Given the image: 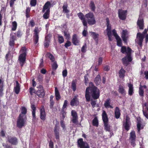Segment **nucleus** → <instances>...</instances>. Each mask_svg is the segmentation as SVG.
<instances>
[{
    "instance_id": "obj_45",
    "label": "nucleus",
    "mask_w": 148,
    "mask_h": 148,
    "mask_svg": "<svg viewBox=\"0 0 148 148\" xmlns=\"http://www.w3.org/2000/svg\"><path fill=\"white\" fill-rule=\"evenodd\" d=\"M12 27L11 30L12 31H15L17 27V23L15 21H13L12 22Z\"/></svg>"
},
{
    "instance_id": "obj_51",
    "label": "nucleus",
    "mask_w": 148,
    "mask_h": 148,
    "mask_svg": "<svg viewBox=\"0 0 148 148\" xmlns=\"http://www.w3.org/2000/svg\"><path fill=\"white\" fill-rule=\"evenodd\" d=\"M51 97H50L49 107L50 109H52L54 104V101Z\"/></svg>"
},
{
    "instance_id": "obj_57",
    "label": "nucleus",
    "mask_w": 148,
    "mask_h": 148,
    "mask_svg": "<svg viewBox=\"0 0 148 148\" xmlns=\"http://www.w3.org/2000/svg\"><path fill=\"white\" fill-rule=\"evenodd\" d=\"M51 36V34H48L45 36V40L50 41Z\"/></svg>"
},
{
    "instance_id": "obj_41",
    "label": "nucleus",
    "mask_w": 148,
    "mask_h": 148,
    "mask_svg": "<svg viewBox=\"0 0 148 148\" xmlns=\"http://www.w3.org/2000/svg\"><path fill=\"white\" fill-rule=\"evenodd\" d=\"M47 55L50 59V60L51 61V62H55V58L52 54H51L50 53L48 52L47 53Z\"/></svg>"
},
{
    "instance_id": "obj_28",
    "label": "nucleus",
    "mask_w": 148,
    "mask_h": 148,
    "mask_svg": "<svg viewBox=\"0 0 148 148\" xmlns=\"http://www.w3.org/2000/svg\"><path fill=\"white\" fill-rule=\"evenodd\" d=\"M79 104V101L76 97H75L71 100L70 105L72 106H77Z\"/></svg>"
},
{
    "instance_id": "obj_37",
    "label": "nucleus",
    "mask_w": 148,
    "mask_h": 148,
    "mask_svg": "<svg viewBox=\"0 0 148 148\" xmlns=\"http://www.w3.org/2000/svg\"><path fill=\"white\" fill-rule=\"evenodd\" d=\"M137 127L138 132H140L141 130L143 128V126L141 124L140 120H138L137 124Z\"/></svg>"
},
{
    "instance_id": "obj_2",
    "label": "nucleus",
    "mask_w": 148,
    "mask_h": 148,
    "mask_svg": "<svg viewBox=\"0 0 148 148\" xmlns=\"http://www.w3.org/2000/svg\"><path fill=\"white\" fill-rule=\"evenodd\" d=\"M77 15L79 18L82 21L83 24L85 27H87V22L90 25H94L96 23V21L93 13L89 12L85 14V16L87 19V22L84 17V15L82 12L78 13Z\"/></svg>"
},
{
    "instance_id": "obj_63",
    "label": "nucleus",
    "mask_w": 148,
    "mask_h": 148,
    "mask_svg": "<svg viewBox=\"0 0 148 148\" xmlns=\"http://www.w3.org/2000/svg\"><path fill=\"white\" fill-rule=\"evenodd\" d=\"M60 123L61 127L64 129L65 128V125L64 123V121L63 120H61L60 121Z\"/></svg>"
},
{
    "instance_id": "obj_36",
    "label": "nucleus",
    "mask_w": 148,
    "mask_h": 148,
    "mask_svg": "<svg viewBox=\"0 0 148 148\" xmlns=\"http://www.w3.org/2000/svg\"><path fill=\"white\" fill-rule=\"evenodd\" d=\"M77 80L76 79L72 81L71 83V88L74 92H75L76 89V84Z\"/></svg>"
},
{
    "instance_id": "obj_38",
    "label": "nucleus",
    "mask_w": 148,
    "mask_h": 148,
    "mask_svg": "<svg viewBox=\"0 0 148 148\" xmlns=\"http://www.w3.org/2000/svg\"><path fill=\"white\" fill-rule=\"evenodd\" d=\"M92 124L93 126L97 127H98L99 122L97 116H96L94 118L92 121Z\"/></svg>"
},
{
    "instance_id": "obj_31",
    "label": "nucleus",
    "mask_w": 148,
    "mask_h": 148,
    "mask_svg": "<svg viewBox=\"0 0 148 148\" xmlns=\"http://www.w3.org/2000/svg\"><path fill=\"white\" fill-rule=\"evenodd\" d=\"M3 81L0 79V97H2L4 95Z\"/></svg>"
},
{
    "instance_id": "obj_3",
    "label": "nucleus",
    "mask_w": 148,
    "mask_h": 148,
    "mask_svg": "<svg viewBox=\"0 0 148 148\" xmlns=\"http://www.w3.org/2000/svg\"><path fill=\"white\" fill-rule=\"evenodd\" d=\"M132 50L129 47H128L126 49L125 46H122L121 49V52L122 53H126V56L122 59L123 64L125 66H127L129 64V62H131L132 58L131 56V53Z\"/></svg>"
},
{
    "instance_id": "obj_1",
    "label": "nucleus",
    "mask_w": 148,
    "mask_h": 148,
    "mask_svg": "<svg viewBox=\"0 0 148 148\" xmlns=\"http://www.w3.org/2000/svg\"><path fill=\"white\" fill-rule=\"evenodd\" d=\"M92 86L86 88L85 91V97L87 102L90 100L91 95L94 99H98L100 96V91L99 89L95 86L92 82L90 84Z\"/></svg>"
},
{
    "instance_id": "obj_10",
    "label": "nucleus",
    "mask_w": 148,
    "mask_h": 148,
    "mask_svg": "<svg viewBox=\"0 0 148 148\" xmlns=\"http://www.w3.org/2000/svg\"><path fill=\"white\" fill-rule=\"evenodd\" d=\"M77 143L78 147L80 148H90L88 143L84 142L82 138H80L78 140Z\"/></svg>"
},
{
    "instance_id": "obj_60",
    "label": "nucleus",
    "mask_w": 148,
    "mask_h": 148,
    "mask_svg": "<svg viewBox=\"0 0 148 148\" xmlns=\"http://www.w3.org/2000/svg\"><path fill=\"white\" fill-rule=\"evenodd\" d=\"M112 32L113 36L115 37V38L119 37V36L117 34L116 32V31L115 30V29L112 30Z\"/></svg>"
},
{
    "instance_id": "obj_47",
    "label": "nucleus",
    "mask_w": 148,
    "mask_h": 148,
    "mask_svg": "<svg viewBox=\"0 0 148 148\" xmlns=\"http://www.w3.org/2000/svg\"><path fill=\"white\" fill-rule=\"evenodd\" d=\"M58 66L56 61L54 62L52 64V67L53 71H56L58 67Z\"/></svg>"
},
{
    "instance_id": "obj_52",
    "label": "nucleus",
    "mask_w": 148,
    "mask_h": 148,
    "mask_svg": "<svg viewBox=\"0 0 148 148\" xmlns=\"http://www.w3.org/2000/svg\"><path fill=\"white\" fill-rule=\"evenodd\" d=\"M139 93L140 96L142 97L144 96V91L143 90L141 87H139Z\"/></svg>"
},
{
    "instance_id": "obj_64",
    "label": "nucleus",
    "mask_w": 148,
    "mask_h": 148,
    "mask_svg": "<svg viewBox=\"0 0 148 148\" xmlns=\"http://www.w3.org/2000/svg\"><path fill=\"white\" fill-rule=\"evenodd\" d=\"M49 146L50 148H54L53 143L51 140L49 142Z\"/></svg>"
},
{
    "instance_id": "obj_40",
    "label": "nucleus",
    "mask_w": 148,
    "mask_h": 148,
    "mask_svg": "<svg viewBox=\"0 0 148 148\" xmlns=\"http://www.w3.org/2000/svg\"><path fill=\"white\" fill-rule=\"evenodd\" d=\"M89 7L90 8L91 10L93 12H94L95 9V6L94 4V2L92 1H90L89 5Z\"/></svg>"
},
{
    "instance_id": "obj_46",
    "label": "nucleus",
    "mask_w": 148,
    "mask_h": 148,
    "mask_svg": "<svg viewBox=\"0 0 148 148\" xmlns=\"http://www.w3.org/2000/svg\"><path fill=\"white\" fill-rule=\"evenodd\" d=\"M117 40V45L119 47H121L122 45V40L119 36L116 38Z\"/></svg>"
},
{
    "instance_id": "obj_43",
    "label": "nucleus",
    "mask_w": 148,
    "mask_h": 148,
    "mask_svg": "<svg viewBox=\"0 0 148 148\" xmlns=\"http://www.w3.org/2000/svg\"><path fill=\"white\" fill-rule=\"evenodd\" d=\"M58 42L60 44H62L64 42V39L62 36H60V35L58 34Z\"/></svg>"
},
{
    "instance_id": "obj_7",
    "label": "nucleus",
    "mask_w": 148,
    "mask_h": 148,
    "mask_svg": "<svg viewBox=\"0 0 148 148\" xmlns=\"http://www.w3.org/2000/svg\"><path fill=\"white\" fill-rule=\"evenodd\" d=\"M41 28L35 27L34 30L33 41L34 44H36L38 42L39 38V34L41 30Z\"/></svg>"
},
{
    "instance_id": "obj_27",
    "label": "nucleus",
    "mask_w": 148,
    "mask_h": 148,
    "mask_svg": "<svg viewBox=\"0 0 148 148\" xmlns=\"http://www.w3.org/2000/svg\"><path fill=\"white\" fill-rule=\"evenodd\" d=\"M128 86L129 87L128 91V95L130 96H131L134 93L133 85L130 83H128Z\"/></svg>"
},
{
    "instance_id": "obj_61",
    "label": "nucleus",
    "mask_w": 148,
    "mask_h": 148,
    "mask_svg": "<svg viewBox=\"0 0 148 148\" xmlns=\"http://www.w3.org/2000/svg\"><path fill=\"white\" fill-rule=\"evenodd\" d=\"M67 74V71L66 69H65L62 72V75L63 77L64 78L66 77Z\"/></svg>"
},
{
    "instance_id": "obj_53",
    "label": "nucleus",
    "mask_w": 148,
    "mask_h": 148,
    "mask_svg": "<svg viewBox=\"0 0 148 148\" xmlns=\"http://www.w3.org/2000/svg\"><path fill=\"white\" fill-rule=\"evenodd\" d=\"M71 45V42L69 40H67L66 43L65 44L64 46L66 48H68V47L70 46Z\"/></svg>"
},
{
    "instance_id": "obj_25",
    "label": "nucleus",
    "mask_w": 148,
    "mask_h": 148,
    "mask_svg": "<svg viewBox=\"0 0 148 148\" xmlns=\"http://www.w3.org/2000/svg\"><path fill=\"white\" fill-rule=\"evenodd\" d=\"M90 33L93 38L95 40L96 44H97L98 42V38L99 36V34L92 32H91Z\"/></svg>"
},
{
    "instance_id": "obj_59",
    "label": "nucleus",
    "mask_w": 148,
    "mask_h": 148,
    "mask_svg": "<svg viewBox=\"0 0 148 148\" xmlns=\"http://www.w3.org/2000/svg\"><path fill=\"white\" fill-rule=\"evenodd\" d=\"M67 103H68V101H67V100H65L64 101V104L63 105L62 107V110H64V109L65 108H66V107L67 106Z\"/></svg>"
},
{
    "instance_id": "obj_15",
    "label": "nucleus",
    "mask_w": 148,
    "mask_h": 148,
    "mask_svg": "<svg viewBox=\"0 0 148 148\" xmlns=\"http://www.w3.org/2000/svg\"><path fill=\"white\" fill-rule=\"evenodd\" d=\"M130 120V118L127 115L126 116L125 121L123 123V126L125 129L127 131H128L130 130L131 125V123Z\"/></svg>"
},
{
    "instance_id": "obj_44",
    "label": "nucleus",
    "mask_w": 148,
    "mask_h": 148,
    "mask_svg": "<svg viewBox=\"0 0 148 148\" xmlns=\"http://www.w3.org/2000/svg\"><path fill=\"white\" fill-rule=\"evenodd\" d=\"M64 36L65 37V38L67 40L70 39L71 36L70 34L68 32V31H65L64 32Z\"/></svg>"
},
{
    "instance_id": "obj_55",
    "label": "nucleus",
    "mask_w": 148,
    "mask_h": 148,
    "mask_svg": "<svg viewBox=\"0 0 148 148\" xmlns=\"http://www.w3.org/2000/svg\"><path fill=\"white\" fill-rule=\"evenodd\" d=\"M37 0H31L30 4L31 6H35L37 3Z\"/></svg>"
},
{
    "instance_id": "obj_19",
    "label": "nucleus",
    "mask_w": 148,
    "mask_h": 148,
    "mask_svg": "<svg viewBox=\"0 0 148 148\" xmlns=\"http://www.w3.org/2000/svg\"><path fill=\"white\" fill-rule=\"evenodd\" d=\"M125 88V87L124 86L121 84L119 85L118 91L119 93L123 96H125L126 94Z\"/></svg>"
},
{
    "instance_id": "obj_50",
    "label": "nucleus",
    "mask_w": 148,
    "mask_h": 148,
    "mask_svg": "<svg viewBox=\"0 0 148 148\" xmlns=\"http://www.w3.org/2000/svg\"><path fill=\"white\" fill-rule=\"evenodd\" d=\"M15 40L10 39L9 45L11 48H13L15 45Z\"/></svg>"
},
{
    "instance_id": "obj_26",
    "label": "nucleus",
    "mask_w": 148,
    "mask_h": 148,
    "mask_svg": "<svg viewBox=\"0 0 148 148\" xmlns=\"http://www.w3.org/2000/svg\"><path fill=\"white\" fill-rule=\"evenodd\" d=\"M16 85L14 87V91L16 94H18L20 91V85L17 81H16Z\"/></svg>"
},
{
    "instance_id": "obj_56",
    "label": "nucleus",
    "mask_w": 148,
    "mask_h": 148,
    "mask_svg": "<svg viewBox=\"0 0 148 148\" xmlns=\"http://www.w3.org/2000/svg\"><path fill=\"white\" fill-rule=\"evenodd\" d=\"M50 42V41L45 40L44 42V45L45 47L47 48L48 47L49 45Z\"/></svg>"
},
{
    "instance_id": "obj_12",
    "label": "nucleus",
    "mask_w": 148,
    "mask_h": 148,
    "mask_svg": "<svg viewBox=\"0 0 148 148\" xmlns=\"http://www.w3.org/2000/svg\"><path fill=\"white\" fill-rule=\"evenodd\" d=\"M136 136L135 132L134 130L132 131L130 133V140L131 144L134 147L136 145L135 140Z\"/></svg>"
},
{
    "instance_id": "obj_4",
    "label": "nucleus",
    "mask_w": 148,
    "mask_h": 148,
    "mask_svg": "<svg viewBox=\"0 0 148 148\" xmlns=\"http://www.w3.org/2000/svg\"><path fill=\"white\" fill-rule=\"evenodd\" d=\"M18 60L21 67H23L26 61L27 54V49L25 47H21L20 51Z\"/></svg>"
},
{
    "instance_id": "obj_34",
    "label": "nucleus",
    "mask_w": 148,
    "mask_h": 148,
    "mask_svg": "<svg viewBox=\"0 0 148 148\" xmlns=\"http://www.w3.org/2000/svg\"><path fill=\"white\" fill-rule=\"evenodd\" d=\"M55 90L56 99L57 101H58L60 99L61 96L57 87H56L55 88Z\"/></svg>"
},
{
    "instance_id": "obj_14",
    "label": "nucleus",
    "mask_w": 148,
    "mask_h": 148,
    "mask_svg": "<svg viewBox=\"0 0 148 148\" xmlns=\"http://www.w3.org/2000/svg\"><path fill=\"white\" fill-rule=\"evenodd\" d=\"M127 10H123L121 9H119L118 10V16L119 18L122 20H125L126 18Z\"/></svg>"
},
{
    "instance_id": "obj_13",
    "label": "nucleus",
    "mask_w": 148,
    "mask_h": 148,
    "mask_svg": "<svg viewBox=\"0 0 148 148\" xmlns=\"http://www.w3.org/2000/svg\"><path fill=\"white\" fill-rule=\"evenodd\" d=\"M39 110L40 112V118L42 120L44 121L46 119V114L44 106H41L39 109Z\"/></svg>"
},
{
    "instance_id": "obj_49",
    "label": "nucleus",
    "mask_w": 148,
    "mask_h": 148,
    "mask_svg": "<svg viewBox=\"0 0 148 148\" xmlns=\"http://www.w3.org/2000/svg\"><path fill=\"white\" fill-rule=\"evenodd\" d=\"M23 33L22 30L19 29H18L16 33V35L17 37L21 38L23 35Z\"/></svg>"
},
{
    "instance_id": "obj_9",
    "label": "nucleus",
    "mask_w": 148,
    "mask_h": 148,
    "mask_svg": "<svg viewBox=\"0 0 148 148\" xmlns=\"http://www.w3.org/2000/svg\"><path fill=\"white\" fill-rule=\"evenodd\" d=\"M106 20V22L107 29L106 30L107 32V35L108 40L110 41H111L112 40V38L111 35V25L110 24L109 20L108 18L107 17Z\"/></svg>"
},
{
    "instance_id": "obj_32",
    "label": "nucleus",
    "mask_w": 148,
    "mask_h": 148,
    "mask_svg": "<svg viewBox=\"0 0 148 148\" xmlns=\"http://www.w3.org/2000/svg\"><path fill=\"white\" fill-rule=\"evenodd\" d=\"M68 5L67 2H64L62 6L63 9L62 11L63 12L68 13L69 12V10L67 9L68 8Z\"/></svg>"
},
{
    "instance_id": "obj_42",
    "label": "nucleus",
    "mask_w": 148,
    "mask_h": 148,
    "mask_svg": "<svg viewBox=\"0 0 148 148\" xmlns=\"http://www.w3.org/2000/svg\"><path fill=\"white\" fill-rule=\"evenodd\" d=\"M43 76L41 74H39L37 76V79L38 81L40 83H42L43 80Z\"/></svg>"
},
{
    "instance_id": "obj_23",
    "label": "nucleus",
    "mask_w": 148,
    "mask_h": 148,
    "mask_svg": "<svg viewBox=\"0 0 148 148\" xmlns=\"http://www.w3.org/2000/svg\"><path fill=\"white\" fill-rule=\"evenodd\" d=\"M31 107L32 110V116L33 121H35L36 119V107L34 104H31Z\"/></svg>"
},
{
    "instance_id": "obj_17",
    "label": "nucleus",
    "mask_w": 148,
    "mask_h": 148,
    "mask_svg": "<svg viewBox=\"0 0 148 148\" xmlns=\"http://www.w3.org/2000/svg\"><path fill=\"white\" fill-rule=\"evenodd\" d=\"M71 114L73 117L72 121L73 123L75 124L78 122L77 113L75 110H73L71 111Z\"/></svg>"
},
{
    "instance_id": "obj_33",
    "label": "nucleus",
    "mask_w": 148,
    "mask_h": 148,
    "mask_svg": "<svg viewBox=\"0 0 148 148\" xmlns=\"http://www.w3.org/2000/svg\"><path fill=\"white\" fill-rule=\"evenodd\" d=\"M101 81V79L100 75L99 74H98L95 78L94 82L96 84V85L98 86L100 84Z\"/></svg>"
},
{
    "instance_id": "obj_5",
    "label": "nucleus",
    "mask_w": 148,
    "mask_h": 148,
    "mask_svg": "<svg viewBox=\"0 0 148 148\" xmlns=\"http://www.w3.org/2000/svg\"><path fill=\"white\" fill-rule=\"evenodd\" d=\"M102 117L104 124L105 130L106 131L110 132V126L109 125L108 115L106 111L104 110H103L102 111Z\"/></svg>"
},
{
    "instance_id": "obj_54",
    "label": "nucleus",
    "mask_w": 148,
    "mask_h": 148,
    "mask_svg": "<svg viewBox=\"0 0 148 148\" xmlns=\"http://www.w3.org/2000/svg\"><path fill=\"white\" fill-rule=\"evenodd\" d=\"M87 48V45L86 43H85L83 45L81 48V51L82 53H85L86 51V49Z\"/></svg>"
},
{
    "instance_id": "obj_8",
    "label": "nucleus",
    "mask_w": 148,
    "mask_h": 148,
    "mask_svg": "<svg viewBox=\"0 0 148 148\" xmlns=\"http://www.w3.org/2000/svg\"><path fill=\"white\" fill-rule=\"evenodd\" d=\"M27 117L22 116L21 114H19L17 119V126L19 128H21L23 127L26 121Z\"/></svg>"
},
{
    "instance_id": "obj_58",
    "label": "nucleus",
    "mask_w": 148,
    "mask_h": 148,
    "mask_svg": "<svg viewBox=\"0 0 148 148\" xmlns=\"http://www.w3.org/2000/svg\"><path fill=\"white\" fill-rule=\"evenodd\" d=\"M88 34V32L87 31V29H86L85 28H84L82 32L83 36L84 37H86Z\"/></svg>"
},
{
    "instance_id": "obj_20",
    "label": "nucleus",
    "mask_w": 148,
    "mask_h": 148,
    "mask_svg": "<svg viewBox=\"0 0 148 148\" xmlns=\"http://www.w3.org/2000/svg\"><path fill=\"white\" fill-rule=\"evenodd\" d=\"M138 26L139 27V29L143 30L144 28V20L143 18L139 17L137 23Z\"/></svg>"
},
{
    "instance_id": "obj_22",
    "label": "nucleus",
    "mask_w": 148,
    "mask_h": 148,
    "mask_svg": "<svg viewBox=\"0 0 148 148\" xmlns=\"http://www.w3.org/2000/svg\"><path fill=\"white\" fill-rule=\"evenodd\" d=\"M144 36V35L140 32L137 34V38L138 39V44L140 46L142 45Z\"/></svg>"
},
{
    "instance_id": "obj_24",
    "label": "nucleus",
    "mask_w": 148,
    "mask_h": 148,
    "mask_svg": "<svg viewBox=\"0 0 148 148\" xmlns=\"http://www.w3.org/2000/svg\"><path fill=\"white\" fill-rule=\"evenodd\" d=\"M54 134L56 138V139H59L60 135H59V130L58 126L56 125L54 130Z\"/></svg>"
},
{
    "instance_id": "obj_29",
    "label": "nucleus",
    "mask_w": 148,
    "mask_h": 148,
    "mask_svg": "<svg viewBox=\"0 0 148 148\" xmlns=\"http://www.w3.org/2000/svg\"><path fill=\"white\" fill-rule=\"evenodd\" d=\"M121 110L118 107H116L115 108L114 111V116L116 119H118L119 118L121 115Z\"/></svg>"
},
{
    "instance_id": "obj_18",
    "label": "nucleus",
    "mask_w": 148,
    "mask_h": 148,
    "mask_svg": "<svg viewBox=\"0 0 148 148\" xmlns=\"http://www.w3.org/2000/svg\"><path fill=\"white\" fill-rule=\"evenodd\" d=\"M128 32L126 30H123L122 32L121 37L123 41L125 43H127V40L128 38Z\"/></svg>"
},
{
    "instance_id": "obj_16",
    "label": "nucleus",
    "mask_w": 148,
    "mask_h": 148,
    "mask_svg": "<svg viewBox=\"0 0 148 148\" xmlns=\"http://www.w3.org/2000/svg\"><path fill=\"white\" fill-rule=\"evenodd\" d=\"M8 140L9 143L14 145H16L18 143V139L15 137H9Z\"/></svg>"
},
{
    "instance_id": "obj_11",
    "label": "nucleus",
    "mask_w": 148,
    "mask_h": 148,
    "mask_svg": "<svg viewBox=\"0 0 148 148\" xmlns=\"http://www.w3.org/2000/svg\"><path fill=\"white\" fill-rule=\"evenodd\" d=\"M38 89L35 92V94H36L38 97H44L45 95V93L42 85H40L39 87H38Z\"/></svg>"
},
{
    "instance_id": "obj_21",
    "label": "nucleus",
    "mask_w": 148,
    "mask_h": 148,
    "mask_svg": "<svg viewBox=\"0 0 148 148\" xmlns=\"http://www.w3.org/2000/svg\"><path fill=\"white\" fill-rule=\"evenodd\" d=\"M72 42L75 45H78L79 42V40L78 39V36L76 34H74L72 37Z\"/></svg>"
},
{
    "instance_id": "obj_35",
    "label": "nucleus",
    "mask_w": 148,
    "mask_h": 148,
    "mask_svg": "<svg viewBox=\"0 0 148 148\" xmlns=\"http://www.w3.org/2000/svg\"><path fill=\"white\" fill-rule=\"evenodd\" d=\"M21 112L20 114H21L22 116L23 117H26V116L25 115V114H26L27 113V109L26 108L24 107L23 106L21 107Z\"/></svg>"
},
{
    "instance_id": "obj_30",
    "label": "nucleus",
    "mask_w": 148,
    "mask_h": 148,
    "mask_svg": "<svg viewBox=\"0 0 148 148\" xmlns=\"http://www.w3.org/2000/svg\"><path fill=\"white\" fill-rule=\"evenodd\" d=\"M111 100L110 98H108L105 101L104 103V106L106 108H113V107L110 105L111 103Z\"/></svg>"
},
{
    "instance_id": "obj_62",
    "label": "nucleus",
    "mask_w": 148,
    "mask_h": 148,
    "mask_svg": "<svg viewBox=\"0 0 148 148\" xmlns=\"http://www.w3.org/2000/svg\"><path fill=\"white\" fill-rule=\"evenodd\" d=\"M29 25H30L32 27L34 26L35 23L33 20L32 19L30 21Z\"/></svg>"
},
{
    "instance_id": "obj_6",
    "label": "nucleus",
    "mask_w": 148,
    "mask_h": 148,
    "mask_svg": "<svg viewBox=\"0 0 148 148\" xmlns=\"http://www.w3.org/2000/svg\"><path fill=\"white\" fill-rule=\"evenodd\" d=\"M52 6L53 5H52L50 2L49 1H47L44 5L42 10V12L44 13L45 10H46V11L43 15V17L45 19H47L49 18L50 9Z\"/></svg>"
},
{
    "instance_id": "obj_48",
    "label": "nucleus",
    "mask_w": 148,
    "mask_h": 148,
    "mask_svg": "<svg viewBox=\"0 0 148 148\" xmlns=\"http://www.w3.org/2000/svg\"><path fill=\"white\" fill-rule=\"evenodd\" d=\"M61 113L62 115V117L61 118V120H64L65 117L66 116V112L64 110H61Z\"/></svg>"
},
{
    "instance_id": "obj_39",
    "label": "nucleus",
    "mask_w": 148,
    "mask_h": 148,
    "mask_svg": "<svg viewBox=\"0 0 148 148\" xmlns=\"http://www.w3.org/2000/svg\"><path fill=\"white\" fill-rule=\"evenodd\" d=\"M125 71L122 68L120 70L119 72V77L120 78H123L124 77Z\"/></svg>"
}]
</instances>
